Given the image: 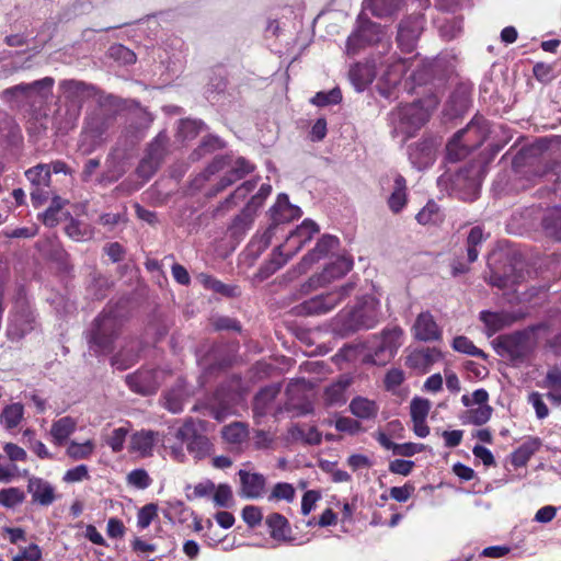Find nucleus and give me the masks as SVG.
I'll return each mask as SVG.
<instances>
[{
    "instance_id": "f257e3e1",
    "label": "nucleus",
    "mask_w": 561,
    "mask_h": 561,
    "mask_svg": "<svg viewBox=\"0 0 561 561\" xmlns=\"http://www.w3.org/2000/svg\"><path fill=\"white\" fill-rule=\"evenodd\" d=\"M117 106V99L107 95L100 100V105L85 119V125L79 140V149L83 154L92 153L108 139L110 130L114 127L116 112L112 107Z\"/></svg>"
},
{
    "instance_id": "f03ea898",
    "label": "nucleus",
    "mask_w": 561,
    "mask_h": 561,
    "mask_svg": "<svg viewBox=\"0 0 561 561\" xmlns=\"http://www.w3.org/2000/svg\"><path fill=\"white\" fill-rule=\"evenodd\" d=\"M124 319L117 311L104 310L91 323L85 333L89 351L96 356L113 353L115 342L122 334Z\"/></svg>"
},
{
    "instance_id": "7ed1b4c3",
    "label": "nucleus",
    "mask_w": 561,
    "mask_h": 561,
    "mask_svg": "<svg viewBox=\"0 0 561 561\" xmlns=\"http://www.w3.org/2000/svg\"><path fill=\"white\" fill-rule=\"evenodd\" d=\"M354 287L353 283H347L330 293L311 297L296 306V313L308 317L325 314L347 298L354 290Z\"/></svg>"
},
{
    "instance_id": "20e7f679",
    "label": "nucleus",
    "mask_w": 561,
    "mask_h": 561,
    "mask_svg": "<svg viewBox=\"0 0 561 561\" xmlns=\"http://www.w3.org/2000/svg\"><path fill=\"white\" fill-rule=\"evenodd\" d=\"M381 26L371 22L364 14L357 18V26L353 33L347 37L346 54L355 56L366 45H371L380 41Z\"/></svg>"
},
{
    "instance_id": "39448f33",
    "label": "nucleus",
    "mask_w": 561,
    "mask_h": 561,
    "mask_svg": "<svg viewBox=\"0 0 561 561\" xmlns=\"http://www.w3.org/2000/svg\"><path fill=\"white\" fill-rule=\"evenodd\" d=\"M176 438L186 444V448L196 459L205 458L211 444L203 434L202 424L187 420L178 431Z\"/></svg>"
},
{
    "instance_id": "423d86ee",
    "label": "nucleus",
    "mask_w": 561,
    "mask_h": 561,
    "mask_svg": "<svg viewBox=\"0 0 561 561\" xmlns=\"http://www.w3.org/2000/svg\"><path fill=\"white\" fill-rule=\"evenodd\" d=\"M164 371L161 369H140L126 376V383L129 389L141 396L156 393L164 379Z\"/></svg>"
},
{
    "instance_id": "0eeeda50",
    "label": "nucleus",
    "mask_w": 561,
    "mask_h": 561,
    "mask_svg": "<svg viewBox=\"0 0 561 561\" xmlns=\"http://www.w3.org/2000/svg\"><path fill=\"white\" fill-rule=\"evenodd\" d=\"M402 344V330L392 328L385 330L382 335L374 348L371 360L376 365L387 364L396 355L398 348Z\"/></svg>"
},
{
    "instance_id": "6e6552de",
    "label": "nucleus",
    "mask_w": 561,
    "mask_h": 561,
    "mask_svg": "<svg viewBox=\"0 0 561 561\" xmlns=\"http://www.w3.org/2000/svg\"><path fill=\"white\" fill-rule=\"evenodd\" d=\"M383 193H388L387 205L393 214L400 213L408 202L407 181L400 174H392L381 181Z\"/></svg>"
},
{
    "instance_id": "1a4fd4ad",
    "label": "nucleus",
    "mask_w": 561,
    "mask_h": 561,
    "mask_svg": "<svg viewBox=\"0 0 561 561\" xmlns=\"http://www.w3.org/2000/svg\"><path fill=\"white\" fill-rule=\"evenodd\" d=\"M398 124L394 127L397 134L404 135V140L414 137L421 128V105L415 100L401 106L398 111Z\"/></svg>"
},
{
    "instance_id": "9d476101",
    "label": "nucleus",
    "mask_w": 561,
    "mask_h": 561,
    "mask_svg": "<svg viewBox=\"0 0 561 561\" xmlns=\"http://www.w3.org/2000/svg\"><path fill=\"white\" fill-rule=\"evenodd\" d=\"M34 321L32 310L24 305L19 306L9 319L7 337L12 342H19L34 329Z\"/></svg>"
},
{
    "instance_id": "9b49d317",
    "label": "nucleus",
    "mask_w": 561,
    "mask_h": 561,
    "mask_svg": "<svg viewBox=\"0 0 561 561\" xmlns=\"http://www.w3.org/2000/svg\"><path fill=\"white\" fill-rule=\"evenodd\" d=\"M353 267V260L348 256H339L328 264L319 276L311 277L305 287H322L348 273Z\"/></svg>"
},
{
    "instance_id": "f8f14e48",
    "label": "nucleus",
    "mask_w": 561,
    "mask_h": 561,
    "mask_svg": "<svg viewBox=\"0 0 561 561\" xmlns=\"http://www.w3.org/2000/svg\"><path fill=\"white\" fill-rule=\"evenodd\" d=\"M421 34V20L417 15L408 16L401 21L398 28L397 42L403 53H413Z\"/></svg>"
},
{
    "instance_id": "ddd939ff",
    "label": "nucleus",
    "mask_w": 561,
    "mask_h": 561,
    "mask_svg": "<svg viewBox=\"0 0 561 561\" xmlns=\"http://www.w3.org/2000/svg\"><path fill=\"white\" fill-rule=\"evenodd\" d=\"M530 336L528 331L519 330L511 334H504L497 337V345L501 347L511 358L520 359L524 358L528 352V344Z\"/></svg>"
},
{
    "instance_id": "4468645a",
    "label": "nucleus",
    "mask_w": 561,
    "mask_h": 561,
    "mask_svg": "<svg viewBox=\"0 0 561 561\" xmlns=\"http://www.w3.org/2000/svg\"><path fill=\"white\" fill-rule=\"evenodd\" d=\"M26 179L35 187L31 192V197L34 203H43L47 199V192L44 188L50 185V165L39 163L25 171Z\"/></svg>"
},
{
    "instance_id": "2eb2a0df",
    "label": "nucleus",
    "mask_w": 561,
    "mask_h": 561,
    "mask_svg": "<svg viewBox=\"0 0 561 561\" xmlns=\"http://www.w3.org/2000/svg\"><path fill=\"white\" fill-rule=\"evenodd\" d=\"M352 310L356 313L363 330H369L379 322V301L371 296L360 298Z\"/></svg>"
},
{
    "instance_id": "dca6fc26",
    "label": "nucleus",
    "mask_w": 561,
    "mask_h": 561,
    "mask_svg": "<svg viewBox=\"0 0 561 561\" xmlns=\"http://www.w3.org/2000/svg\"><path fill=\"white\" fill-rule=\"evenodd\" d=\"M254 170V165L247 159L239 157L237 159L231 158V164L228 165L225 175L220 179L213 191V195L224 191L228 186L232 185L237 181L244 178L247 174Z\"/></svg>"
},
{
    "instance_id": "f3484780",
    "label": "nucleus",
    "mask_w": 561,
    "mask_h": 561,
    "mask_svg": "<svg viewBox=\"0 0 561 561\" xmlns=\"http://www.w3.org/2000/svg\"><path fill=\"white\" fill-rule=\"evenodd\" d=\"M240 478L239 495L244 499H259L265 493L266 479L257 472H250L240 469L238 472Z\"/></svg>"
},
{
    "instance_id": "a211bd4d",
    "label": "nucleus",
    "mask_w": 561,
    "mask_h": 561,
    "mask_svg": "<svg viewBox=\"0 0 561 561\" xmlns=\"http://www.w3.org/2000/svg\"><path fill=\"white\" fill-rule=\"evenodd\" d=\"M340 240L335 236L324 234L300 261L298 267L306 272L313 263L337 250Z\"/></svg>"
},
{
    "instance_id": "6ab92c4d",
    "label": "nucleus",
    "mask_w": 561,
    "mask_h": 561,
    "mask_svg": "<svg viewBox=\"0 0 561 561\" xmlns=\"http://www.w3.org/2000/svg\"><path fill=\"white\" fill-rule=\"evenodd\" d=\"M59 89L69 104H82L85 99L92 96L94 87L83 81L69 79L59 83Z\"/></svg>"
},
{
    "instance_id": "aec40b11",
    "label": "nucleus",
    "mask_w": 561,
    "mask_h": 561,
    "mask_svg": "<svg viewBox=\"0 0 561 561\" xmlns=\"http://www.w3.org/2000/svg\"><path fill=\"white\" fill-rule=\"evenodd\" d=\"M55 80L51 77H45L26 83V103L30 106L41 105L46 102L53 94Z\"/></svg>"
},
{
    "instance_id": "412c9836",
    "label": "nucleus",
    "mask_w": 561,
    "mask_h": 561,
    "mask_svg": "<svg viewBox=\"0 0 561 561\" xmlns=\"http://www.w3.org/2000/svg\"><path fill=\"white\" fill-rule=\"evenodd\" d=\"M332 332L341 337H346L363 330L356 313L351 309H343L331 321Z\"/></svg>"
},
{
    "instance_id": "4be33fe9",
    "label": "nucleus",
    "mask_w": 561,
    "mask_h": 561,
    "mask_svg": "<svg viewBox=\"0 0 561 561\" xmlns=\"http://www.w3.org/2000/svg\"><path fill=\"white\" fill-rule=\"evenodd\" d=\"M270 211L274 225L297 219L302 214L298 206L289 203L288 196L284 193L278 195L276 203Z\"/></svg>"
},
{
    "instance_id": "5701e85b",
    "label": "nucleus",
    "mask_w": 561,
    "mask_h": 561,
    "mask_svg": "<svg viewBox=\"0 0 561 561\" xmlns=\"http://www.w3.org/2000/svg\"><path fill=\"white\" fill-rule=\"evenodd\" d=\"M80 113V104L66 103L64 108H58L53 118L57 131L66 134L72 129L77 125Z\"/></svg>"
},
{
    "instance_id": "b1692460",
    "label": "nucleus",
    "mask_w": 561,
    "mask_h": 561,
    "mask_svg": "<svg viewBox=\"0 0 561 561\" xmlns=\"http://www.w3.org/2000/svg\"><path fill=\"white\" fill-rule=\"evenodd\" d=\"M479 318L485 325L486 334L489 336L495 334L504 328L512 325L515 322V317L512 313L505 311L492 312L483 310L480 312Z\"/></svg>"
},
{
    "instance_id": "393cba45",
    "label": "nucleus",
    "mask_w": 561,
    "mask_h": 561,
    "mask_svg": "<svg viewBox=\"0 0 561 561\" xmlns=\"http://www.w3.org/2000/svg\"><path fill=\"white\" fill-rule=\"evenodd\" d=\"M27 491L32 494L33 502L43 506H48L55 501V490L53 485L41 478H30Z\"/></svg>"
},
{
    "instance_id": "a878e982",
    "label": "nucleus",
    "mask_w": 561,
    "mask_h": 561,
    "mask_svg": "<svg viewBox=\"0 0 561 561\" xmlns=\"http://www.w3.org/2000/svg\"><path fill=\"white\" fill-rule=\"evenodd\" d=\"M539 437L529 436L520 446L511 454V462L515 468L525 467L529 459L541 448Z\"/></svg>"
},
{
    "instance_id": "bb28decb",
    "label": "nucleus",
    "mask_w": 561,
    "mask_h": 561,
    "mask_svg": "<svg viewBox=\"0 0 561 561\" xmlns=\"http://www.w3.org/2000/svg\"><path fill=\"white\" fill-rule=\"evenodd\" d=\"M318 231L319 228L317 224L310 219H306L288 236L286 244L290 248L293 247L294 251L297 253Z\"/></svg>"
},
{
    "instance_id": "cd10ccee",
    "label": "nucleus",
    "mask_w": 561,
    "mask_h": 561,
    "mask_svg": "<svg viewBox=\"0 0 561 561\" xmlns=\"http://www.w3.org/2000/svg\"><path fill=\"white\" fill-rule=\"evenodd\" d=\"M541 228L547 237L561 242V205L548 208L541 218Z\"/></svg>"
},
{
    "instance_id": "c85d7f7f",
    "label": "nucleus",
    "mask_w": 561,
    "mask_h": 561,
    "mask_svg": "<svg viewBox=\"0 0 561 561\" xmlns=\"http://www.w3.org/2000/svg\"><path fill=\"white\" fill-rule=\"evenodd\" d=\"M280 391L279 385H270L261 389L253 400V413L254 416L266 415L271 404Z\"/></svg>"
},
{
    "instance_id": "c756f323",
    "label": "nucleus",
    "mask_w": 561,
    "mask_h": 561,
    "mask_svg": "<svg viewBox=\"0 0 561 561\" xmlns=\"http://www.w3.org/2000/svg\"><path fill=\"white\" fill-rule=\"evenodd\" d=\"M348 76L355 89L357 91H363L367 85H369L374 81L376 77V71L373 64L358 62L355 64L350 69Z\"/></svg>"
},
{
    "instance_id": "7c9ffc66",
    "label": "nucleus",
    "mask_w": 561,
    "mask_h": 561,
    "mask_svg": "<svg viewBox=\"0 0 561 561\" xmlns=\"http://www.w3.org/2000/svg\"><path fill=\"white\" fill-rule=\"evenodd\" d=\"M157 436L158 433L153 431L136 432L130 438V450L138 453L141 457L150 456L157 442Z\"/></svg>"
},
{
    "instance_id": "2f4dec72",
    "label": "nucleus",
    "mask_w": 561,
    "mask_h": 561,
    "mask_svg": "<svg viewBox=\"0 0 561 561\" xmlns=\"http://www.w3.org/2000/svg\"><path fill=\"white\" fill-rule=\"evenodd\" d=\"M239 393L236 391H229L226 393L225 388H219L214 397L215 403L217 404L215 417L221 420L228 414L232 413L234 405L239 401Z\"/></svg>"
},
{
    "instance_id": "473e14b6",
    "label": "nucleus",
    "mask_w": 561,
    "mask_h": 561,
    "mask_svg": "<svg viewBox=\"0 0 561 561\" xmlns=\"http://www.w3.org/2000/svg\"><path fill=\"white\" fill-rule=\"evenodd\" d=\"M77 422L71 416H64L55 421L50 427L53 443L61 446L67 438L76 431Z\"/></svg>"
},
{
    "instance_id": "72a5a7b5",
    "label": "nucleus",
    "mask_w": 561,
    "mask_h": 561,
    "mask_svg": "<svg viewBox=\"0 0 561 561\" xmlns=\"http://www.w3.org/2000/svg\"><path fill=\"white\" fill-rule=\"evenodd\" d=\"M270 535L275 540L286 541L289 539L290 526L288 520L279 513H272L266 518Z\"/></svg>"
},
{
    "instance_id": "f704fd0d",
    "label": "nucleus",
    "mask_w": 561,
    "mask_h": 561,
    "mask_svg": "<svg viewBox=\"0 0 561 561\" xmlns=\"http://www.w3.org/2000/svg\"><path fill=\"white\" fill-rule=\"evenodd\" d=\"M400 0H364L363 8L377 18L392 15L399 8Z\"/></svg>"
},
{
    "instance_id": "c9c22d12",
    "label": "nucleus",
    "mask_w": 561,
    "mask_h": 561,
    "mask_svg": "<svg viewBox=\"0 0 561 561\" xmlns=\"http://www.w3.org/2000/svg\"><path fill=\"white\" fill-rule=\"evenodd\" d=\"M350 386L347 379L339 380L325 388L323 399L327 405H342L346 402V389Z\"/></svg>"
},
{
    "instance_id": "e433bc0d",
    "label": "nucleus",
    "mask_w": 561,
    "mask_h": 561,
    "mask_svg": "<svg viewBox=\"0 0 561 561\" xmlns=\"http://www.w3.org/2000/svg\"><path fill=\"white\" fill-rule=\"evenodd\" d=\"M350 411L359 419H371L377 415L378 405L367 398L356 397L350 403Z\"/></svg>"
},
{
    "instance_id": "4c0bfd02",
    "label": "nucleus",
    "mask_w": 561,
    "mask_h": 561,
    "mask_svg": "<svg viewBox=\"0 0 561 561\" xmlns=\"http://www.w3.org/2000/svg\"><path fill=\"white\" fill-rule=\"evenodd\" d=\"M138 357V352L134 346L129 347L128 345H124L116 354L112 356L111 364L119 370H125L136 364Z\"/></svg>"
},
{
    "instance_id": "58836bf2",
    "label": "nucleus",
    "mask_w": 561,
    "mask_h": 561,
    "mask_svg": "<svg viewBox=\"0 0 561 561\" xmlns=\"http://www.w3.org/2000/svg\"><path fill=\"white\" fill-rule=\"evenodd\" d=\"M24 408L21 403H12L7 405L0 415L1 424L5 430L15 428L23 419Z\"/></svg>"
},
{
    "instance_id": "ea45409f",
    "label": "nucleus",
    "mask_w": 561,
    "mask_h": 561,
    "mask_svg": "<svg viewBox=\"0 0 561 561\" xmlns=\"http://www.w3.org/2000/svg\"><path fill=\"white\" fill-rule=\"evenodd\" d=\"M169 137L165 131H160L153 140L148 145L146 154L153 160L162 163L168 152Z\"/></svg>"
},
{
    "instance_id": "a19ab883",
    "label": "nucleus",
    "mask_w": 561,
    "mask_h": 561,
    "mask_svg": "<svg viewBox=\"0 0 561 561\" xmlns=\"http://www.w3.org/2000/svg\"><path fill=\"white\" fill-rule=\"evenodd\" d=\"M95 449V444L93 440L89 439L84 443H77L71 440L68 444L66 449V454L72 460H82L88 459L92 456Z\"/></svg>"
},
{
    "instance_id": "79ce46f5",
    "label": "nucleus",
    "mask_w": 561,
    "mask_h": 561,
    "mask_svg": "<svg viewBox=\"0 0 561 561\" xmlns=\"http://www.w3.org/2000/svg\"><path fill=\"white\" fill-rule=\"evenodd\" d=\"M26 83H20L8 88L1 92V100L18 107L27 105L26 103Z\"/></svg>"
},
{
    "instance_id": "37998d69",
    "label": "nucleus",
    "mask_w": 561,
    "mask_h": 561,
    "mask_svg": "<svg viewBox=\"0 0 561 561\" xmlns=\"http://www.w3.org/2000/svg\"><path fill=\"white\" fill-rule=\"evenodd\" d=\"M453 348L458 352L470 356H476L485 359L488 355L481 348L477 347L473 342L465 336L458 335L453 340Z\"/></svg>"
},
{
    "instance_id": "c03bdc74",
    "label": "nucleus",
    "mask_w": 561,
    "mask_h": 561,
    "mask_svg": "<svg viewBox=\"0 0 561 561\" xmlns=\"http://www.w3.org/2000/svg\"><path fill=\"white\" fill-rule=\"evenodd\" d=\"M248 436V427L243 423L236 422L222 428V437L230 444H241Z\"/></svg>"
},
{
    "instance_id": "a18cd8bd",
    "label": "nucleus",
    "mask_w": 561,
    "mask_h": 561,
    "mask_svg": "<svg viewBox=\"0 0 561 561\" xmlns=\"http://www.w3.org/2000/svg\"><path fill=\"white\" fill-rule=\"evenodd\" d=\"M25 499L24 492L19 488H8L0 491V504L7 508L15 507Z\"/></svg>"
},
{
    "instance_id": "49530a36",
    "label": "nucleus",
    "mask_w": 561,
    "mask_h": 561,
    "mask_svg": "<svg viewBox=\"0 0 561 561\" xmlns=\"http://www.w3.org/2000/svg\"><path fill=\"white\" fill-rule=\"evenodd\" d=\"M0 135L15 141L21 138V130L12 117L2 113L0 114Z\"/></svg>"
},
{
    "instance_id": "de8ad7c7",
    "label": "nucleus",
    "mask_w": 561,
    "mask_h": 561,
    "mask_svg": "<svg viewBox=\"0 0 561 561\" xmlns=\"http://www.w3.org/2000/svg\"><path fill=\"white\" fill-rule=\"evenodd\" d=\"M342 101V93L339 88H334L328 92L320 91L311 99V103L316 106H328L339 104Z\"/></svg>"
},
{
    "instance_id": "09e8293b",
    "label": "nucleus",
    "mask_w": 561,
    "mask_h": 561,
    "mask_svg": "<svg viewBox=\"0 0 561 561\" xmlns=\"http://www.w3.org/2000/svg\"><path fill=\"white\" fill-rule=\"evenodd\" d=\"M296 254L295 251H291L289 254L283 253V247L278 245L274 249L272 259L266 264L265 270L267 274H273L276 271H278L280 267H283L288 260Z\"/></svg>"
},
{
    "instance_id": "8fccbe9b",
    "label": "nucleus",
    "mask_w": 561,
    "mask_h": 561,
    "mask_svg": "<svg viewBox=\"0 0 561 561\" xmlns=\"http://www.w3.org/2000/svg\"><path fill=\"white\" fill-rule=\"evenodd\" d=\"M256 187V181H245L237 190L230 194L220 205V208H229L230 205L234 204V199H243L250 192Z\"/></svg>"
},
{
    "instance_id": "3c124183",
    "label": "nucleus",
    "mask_w": 561,
    "mask_h": 561,
    "mask_svg": "<svg viewBox=\"0 0 561 561\" xmlns=\"http://www.w3.org/2000/svg\"><path fill=\"white\" fill-rule=\"evenodd\" d=\"M442 339V330L430 313L423 312V341H437Z\"/></svg>"
},
{
    "instance_id": "603ef678",
    "label": "nucleus",
    "mask_w": 561,
    "mask_h": 561,
    "mask_svg": "<svg viewBox=\"0 0 561 561\" xmlns=\"http://www.w3.org/2000/svg\"><path fill=\"white\" fill-rule=\"evenodd\" d=\"M295 497V488L286 482H278L274 485L272 493L268 496V501L284 500L291 502Z\"/></svg>"
},
{
    "instance_id": "864d4df0",
    "label": "nucleus",
    "mask_w": 561,
    "mask_h": 561,
    "mask_svg": "<svg viewBox=\"0 0 561 561\" xmlns=\"http://www.w3.org/2000/svg\"><path fill=\"white\" fill-rule=\"evenodd\" d=\"M127 483L136 489L145 490L151 484V478L145 469H134L127 474Z\"/></svg>"
},
{
    "instance_id": "5fc2aeb1",
    "label": "nucleus",
    "mask_w": 561,
    "mask_h": 561,
    "mask_svg": "<svg viewBox=\"0 0 561 561\" xmlns=\"http://www.w3.org/2000/svg\"><path fill=\"white\" fill-rule=\"evenodd\" d=\"M65 231L68 237L75 241H81L90 238V231L87 225H82L80 221L71 218L69 224L65 227Z\"/></svg>"
},
{
    "instance_id": "6e6d98bb",
    "label": "nucleus",
    "mask_w": 561,
    "mask_h": 561,
    "mask_svg": "<svg viewBox=\"0 0 561 561\" xmlns=\"http://www.w3.org/2000/svg\"><path fill=\"white\" fill-rule=\"evenodd\" d=\"M231 164L230 156H217L214 160L208 164L205 171L202 173L204 180H208L209 176L222 171L227 170L228 165Z\"/></svg>"
},
{
    "instance_id": "4d7b16f0",
    "label": "nucleus",
    "mask_w": 561,
    "mask_h": 561,
    "mask_svg": "<svg viewBox=\"0 0 561 561\" xmlns=\"http://www.w3.org/2000/svg\"><path fill=\"white\" fill-rule=\"evenodd\" d=\"M160 165L161 163L146 154L137 167V174L144 180H149L158 171Z\"/></svg>"
},
{
    "instance_id": "13d9d810",
    "label": "nucleus",
    "mask_w": 561,
    "mask_h": 561,
    "mask_svg": "<svg viewBox=\"0 0 561 561\" xmlns=\"http://www.w3.org/2000/svg\"><path fill=\"white\" fill-rule=\"evenodd\" d=\"M492 412H493V409L489 404L479 405L476 409H470L469 410L470 422L474 425H483L490 420Z\"/></svg>"
},
{
    "instance_id": "bf43d9fd",
    "label": "nucleus",
    "mask_w": 561,
    "mask_h": 561,
    "mask_svg": "<svg viewBox=\"0 0 561 561\" xmlns=\"http://www.w3.org/2000/svg\"><path fill=\"white\" fill-rule=\"evenodd\" d=\"M443 218L444 216L434 201H430L423 206V224L437 225L443 221Z\"/></svg>"
},
{
    "instance_id": "052dcab7",
    "label": "nucleus",
    "mask_w": 561,
    "mask_h": 561,
    "mask_svg": "<svg viewBox=\"0 0 561 561\" xmlns=\"http://www.w3.org/2000/svg\"><path fill=\"white\" fill-rule=\"evenodd\" d=\"M158 506L153 503H149L141 507L137 515V525L141 529L147 528L153 518L157 516Z\"/></svg>"
},
{
    "instance_id": "680f3d73",
    "label": "nucleus",
    "mask_w": 561,
    "mask_h": 561,
    "mask_svg": "<svg viewBox=\"0 0 561 561\" xmlns=\"http://www.w3.org/2000/svg\"><path fill=\"white\" fill-rule=\"evenodd\" d=\"M127 434L128 430L125 427H117L112 431L106 443L114 453H119L124 448Z\"/></svg>"
},
{
    "instance_id": "e2e57ef3",
    "label": "nucleus",
    "mask_w": 561,
    "mask_h": 561,
    "mask_svg": "<svg viewBox=\"0 0 561 561\" xmlns=\"http://www.w3.org/2000/svg\"><path fill=\"white\" fill-rule=\"evenodd\" d=\"M165 399V408L171 411L172 413H179L183 410V391L181 389L179 390H171L168 391L164 396Z\"/></svg>"
},
{
    "instance_id": "0e129e2a",
    "label": "nucleus",
    "mask_w": 561,
    "mask_h": 561,
    "mask_svg": "<svg viewBox=\"0 0 561 561\" xmlns=\"http://www.w3.org/2000/svg\"><path fill=\"white\" fill-rule=\"evenodd\" d=\"M214 502L219 507H229L232 502V490L228 484L215 486Z\"/></svg>"
},
{
    "instance_id": "69168bd1",
    "label": "nucleus",
    "mask_w": 561,
    "mask_h": 561,
    "mask_svg": "<svg viewBox=\"0 0 561 561\" xmlns=\"http://www.w3.org/2000/svg\"><path fill=\"white\" fill-rule=\"evenodd\" d=\"M527 401L535 409L536 416L539 420H543L549 415V409L545 403L541 393L533 391L531 393L528 394Z\"/></svg>"
},
{
    "instance_id": "338daca9",
    "label": "nucleus",
    "mask_w": 561,
    "mask_h": 561,
    "mask_svg": "<svg viewBox=\"0 0 561 561\" xmlns=\"http://www.w3.org/2000/svg\"><path fill=\"white\" fill-rule=\"evenodd\" d=\"M201 279L203 282V284L205 285V287L216 291V293H219V294H224L226 296H232L233 295V288L221 283L220 280L214 278L213 276H209V275H206V274H201Z\"/></svg>"
},
{
    "instance_id": "774afa93",
    "label": "nucleus",
    "mask_w": 561,
    "mask_h": 561,
    "mask_svg": "<svg viewBox=\"0 0 561 561\" xmlns=\"http://www.w3.org/2000/svg\"><path fill=\"white\" fill-rule=\"evenodd\" d=\"M242 518L249 527L254 528L261 524L263 514L260 507L247 505L242 510Z\"/></svg>"
}]
</instances>
